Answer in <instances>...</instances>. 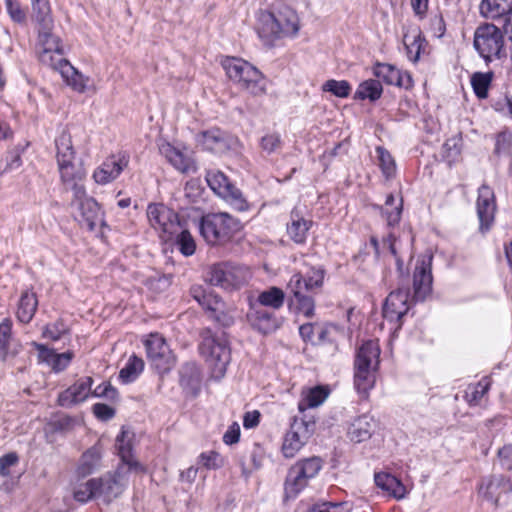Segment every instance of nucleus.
<instances>
[{"label":"nucleus","mask_w":512,"mask_h":512,"mask_svg":"<svg viewBox=\"0 0 512 512\" xmlns=\"http://www.w3.org/2000/svg\"><path fill=\"white\" fill-rule=\"evenodd\" d=\"M33 18L37 23L38 43L42 48L39 58L42 63L52 62V52L64 54L60 40L52 33L54 22L48 0H32Z\"/></svg>","instance_id":"obj_3"},{"label":"nucleus","mask_w":512,"mask_h":512,"mask_svg":"<svg viewBox=\"0 0 512 512\" xmlns=\"http://www.w3.org/2000/svg\"><path fill=\"white\" fill-rule=\"evenodd\" d=\"M403 42L409 59L416 62L419 59L423 43L425 42L421 31L419 29H415L412 35L405 33L403 36Z\"/></svg>","instance_id":"obj_41"},{"label":"nucleus","mask_w":512,"mask_h":512,"mask_svg":"<svg viewBox=\"0 0 512 512\" xmlns=\"http://www.w3.org/2000/svg\"><path fill=\"white\" fill-rule=\"evenodd\" d=\"M128 473L129 471H125L124 466H119L113 475L97 480L99 498L108 504L119 497L129 483Z\"/></svg>","instance_id":"obj_13"},{"label":"nucleus","mask_w":512,"mask_h":512,"mask_svg":"<svg viewBox=\"0 0 512 512\" xmlns=\"http://www.w3.org/2000/svg\"><path fill=\"white\" fill-rule=\"evenodd\" d=\"M322 459L317 456L301 459L297 461L294 466L298 468V471L302 476L309 481L314 478L319 471L322 469Z\"/></svg>","instance_id":"obj_43"},{"label":"nucleus","mask_w":512,"mask_h":512,"mask_svg":"<svg viewBox=\"0 0 512 512\" xmlns=\"http://www.w3.org/2000/svg\"><path fill=\"white\" fill-rule=\"evenodd\" d=\"M432 256H423L416 262L413 273L414 299L424 300L432 291Z\"/></svg>","instance_id":"obj_14"},{"label":"nucleus","mask_w":512,"mask_h":512,"mask_svg":"<svg viewBox=\"0 0 512 512\" xmlns=\"http://www.w3.org/2000/svg\"><path fill=\"white\" fill-rule=\"evenodd\" d=\"M92 410H93L94 415L102 421L110 420L115 415V410L112 407H110L109 405L104 404V403L94 404L92 407Z\"/></svg>","instance_id":"obj_61"},{"label":"nucleus","mask_w":512,"mask_h":512,"mask_svg":"<svg viewBox=\"0 0 512 512\" xmlns=\"http://www.w3.org/2000/svg\"><path fill=\"white\" fill-rule=\"evenodd\" d=\"M117 394V391L114 387L109 383H104L102 385L97 386L91 393L95 397H106L109 399H113Z\"/></svg>","instance_id":"obj_63"},{"label":"nucleus","mask_w":512,"mask_h":512,"mask_svg":"<svg viewBox=\"0 0 512 512\" xmlns=\"http://www.w3.org/2000/svg\"><path fill=\"white\" fill-rule=\"evenodd\" d=\"M375 422L372 417L362 415L356 418L348 429V437L355 443L368 440L374 431Z\"/></svg>","instance_id":"obj_29"},{"label":"nucleus","mask_w":512,"mask_h":512,"mask_svg":"<svg viewBox=\"0 0 512 512\" xmlns=\"http://www.w3.org/2000/svg\"><path fill=\"white\" fill-rule=\"evenodd\" d=\"M144 368V361L132 355L129 357L126 365L120 370L119 378L123 383H130L134 381Z\"/></svg>","instance_id":"obj_42"},{"label":"nucleus","mask_w":512,"mask_h":512,"mask_svg":"<svg viewBox=\"0 0 512 512\" xmlns=\"http://www.w3.org/2000/svg\"><path fill=\"white\" fill-rule=\"evenodd\" d=\"M196 140L203 149L216 154L227 152L234 143V138L219 128L202 131L197 135Z\"/></svg>","instance_id":"obj_16"},{"label":"nucleus","mask_w":512,"mask_h":512,"mask_svg":"<svg viewBox=\"0 0 512 512\" xmlns=\"http://www.w3.org/2000/svg\"><path fill=\"white\" fill-rule=\"evenodd\" d=\"M315 431V421L294 417L289 430L286 432L282 453L285 458H293L308 442Z\"/></svg>","instance_id":"obj_10"},{"label":"nucleus","mask_w":512,"mask_h":512,"mask_svg":"<svg viewBox=\"0 0 512 512\" xmlns=\"http://www.w3.org/2000/svg\"><path fill=\"white\" fill-rule=\"evenodd\" d=\"M177 246L180 252L185 256H191L195 253L196 244L187 230H181L177 236Z\"/></svg>","instance_id":"obj_52"},{"label":"nucleus","mask_w":512,"mask_h":512,"mask_svg":"<svg viewBox=\"0 0 512 512\" xmlns=\"http://www.w3.org/2000/svg\"><path fill=\"white\" fill-rule=\"evenodd\" d=\"M240 439V426L234 422L223 435V442L227 445L235 444Z\"/></svg>","instance_id":"obj_62"},{"label":"nucleus","mask_w":512,"mask_h":512,"mask_svg":"<svg viewBox=\"0 0 512 512\" xmlns=\"http://www.w3.org/2000/svg\"><path fill=\"white\" fill-rule=\"evenodd\" d=\"M408 300V290L398 289L391 292L383 306L384 318L390 322L400 321L409 310Z\"/></svg>","instance_id":"obj_20"},{"label":"nucleus","mask_w":512,"mask_h":512,"mask_svg":"<svg viewBox=\"0 0 512 512\" xmlns=\"http://www.w3.org/2000/svg\"><path fill=\"white\" fill-rule=\"evenodd\" d=\"M284 291L278 287L272 286L260 292L255 300L250 299V303L260 307H268L274 310L281 308L284 304Z\"/></svg>","instance_id":"obj_34"},{"label":"nucleus","mask_w":512,"mask_h":512,"mask_svg":"<svg viewBox=\"0 0 512 512\" xmlns=\"http://www.w3.org/2000/svg\"><path fill=\"white\" fill-rule=\"evenodd\" d=\"M375 484L378 488L384 491L388 496L397 500L403 499L406 495V487L395 476L380 472L374 476Z\"/></svg>","instance_id":"obj_28"},{"label":"nucleus","mask_w":512,"mask_h":512,"mask_svg":"<svg viewBox=\"0 0 512 512\" xmlns=\"http://www.w3.org/2000/svg\"><path fill=\"white\" fill-rule=\"evenodd\" d=\"M52 62L45 63L51 66L53 69L58 70L66 81L74 90L78 92H85L87 90L88 78L79 73L65 58L63 54L58 56L57 53L52 52Z\"/></svg>","instance_id":"obj_18"},{"label":"nucleus","mask_w":512,"mask_h":512,"mask_svg":"<svg viewBox=\"0 0 512 512\" xmlns=\"http://www.w3.org/2000/svg\"><path fill=\"white\" fill-rule=\"evenodd\" d=\"M6 9L11 19L16 23H24L26 20V13L21 8L20 4L15 0H6Z\"/></svg>","instance_id":"obj_57"},{"label":"nucleus","mask_w":512,"mask_h":512,"mask_svg":"<svg viewBox=\"0 0 512 512\" xmlns=\"http://www.w3.org/2000/svg\"><path fill=\"white\" fill-rule=\"evenodd\" d=\"M496 210L495 196L493 190L483 184L478 189L477 214L480 222V230L485 232L490 229Z\"/></svg>","instance_id":"obj_17"},{"label":"nucleus","mask_w":512,"mask_h":512,"mask_svg":"<svg viewBox=\"0 0 512 512\" xmlns=\"http://www.w3.org/2000/svg\"><path fill=\"white\" fill-rule=\"evenodd\" d=\"M209 187L219 196L227 197L231 195L234 185L229 181L226 175L220 171L208 172L206 176Z\"/></svg>","instance_id":"obj_39"},{"label":"nucleus","mask_w":512,"mask_h":512,"mask_svg":"<svg viewBox=\"0 0 512 512\" xmlns=\"http://www.w3.org/2000/svg\"><path fill=\"white\" fill-rule=\"evenodd\" d=\"M100 463L101 448L98 445H94L82 454L77 466V474L81 477H86L98 469Z\"/></svg>","instance_id":"obj_33"},{"label":"nucleus","mask_w":512,"mask_h":512,"mask_svg":"<svg viewBox=\"0 0 512 512\" xmlns=\"http://www.w3.org/2000/svg\"><path fill=\"white\" fill-rule=\"evenodd\" d=\"M305 279L304 276L300 273L294 274L289 283H288V289L293 294L294 297H299L304 294V292H307L308 290H305L304 288Z\"/></svg>","instance_id":"obj_59"},{"label":"nucleus","mask_w":512,"mask_h":512,"mask_svg":"<svg viewBox=\"0 0 512 512\" xmlns=\"http://www.w3.org/2000/svg\"><path fill=\"white\" fill-rule=\"evenodd\" d=\"M159 151L167 161L178 171L187 173L194 170L192 160L186 156L181 150L175 148L168 142H164L159 146Z\"/></svg>","instance_id":"obj_26"},{"label":"nucleus","mask_w":512,"mask_h":512,"mask_svg":"<svg viewBox=\"0 0 512 512\" xmlns=\"http://www.w3.org/2000/svg\"><path fill=\"white\" fill-rule=\"evenodd\" d=\"M133 434L125 429H122L120 435L116 438V449L118 451V455L122 461L120 466L125 467V471H135L139 473L144 472V467L134 459L132 454L133 443H132Z\"/></svg>","instance_id":"obj_22"},{"label":"nucleus","mask_w":512,"mask_h":512,"mask_svg":"<svg viewBox=\"0 0 512 512\" xmlns=\"http://www.w3.org/2000/svg\"><path fill=\"white\" fill-rule=\"evenodd\" d=\"M129 157L124 153H118L107 157L93 173V179L97 184L105 185L114 181L128 166Z\"/></svg>","instance_id":"obj_15"},{"label":"nucleus","mask_w":512,"mask_h":512,"mask_svg":"<svg viewBox=\"0 0 512 512\" xmlns=\"http://www.w3.org/2000/svg\"><path fill=\"white\" fill-rule=\"evenodd\" d=\"M473 46L486 63L506 57L504 35L494 24L485 23L476 28Z\"/></svg>","instance_id":"obj_8"},{"label":"nucleus","mask_w":512,"mask_h":512,"mask_svg":"<svg viewBox=\"0 0 512 512\" xmlns=\"http://www.w3.org/2000/svg\"><path fill=\"white\" fill-rule=\"evenodd\" d=\"M99 498L97 490V479H90L79 485L74 491V498L78 502L85 503L92 498Z\"/></svg>","instance_id":"obj_48"},{"label":"nucleus","mask_w":512,"mask_h":512,"mask_svg":"<svg viewBox=\"0 0 512 512\" xmlns=\"http://www.w3.org/2000/svg\"><path fill=\"white\" fill-rule=\"evenodd\" d=\"M305 290L312 291L323 285L324 270L321 268H312L305 276Z\"/></svg>","instance_id":"obj_53"},{"label":"nucleus","mask_w":512,"mask_h":512,"mask_svg":"<svg viewBox=\"0 0 512 512\" xmlns=\"http://www.w3.org/2000/svg\"><path fill=\"white\" fill-rule=\"evenodd\" d=\"M291 302L296 306L297 311L303 314L306 318H311L314 315L315 303L311 296H307L305 294L299 297L293 296Z\"/></svg>","instance_id":"obj_51"},{"label":"nucleus","mask_w":512,"mask_h":512,"mask_svg":"<svg viewBox=\"0 0 512 512\" xmlns=\"http://www.w3.org/2000/svg\"><path fill=\"white\" fill-rule=\"evenodd\" d=\"M200 305L215 314L220 312L224 307L222 299L218 295H214L212 293L202 294Z\"/></svg>","instance_id":"obj_55"},{"label":"nucleus","mask_w":512,"mask_h":512,"mask_svg":"<svg viewBox=\"0 0 512 512\" xmlns=\"http://www.w3.org/2000/svg\"><path fill=\"white\" fill-rule=\"evenodd\" d=\"M382 92L383 89L379 80L368 79L360 83L355 92L354 98L360 100L369 99L370 101H376L381 97Z\"/></svg>","instance_id":"obj_40"},{"label":"nucleus","mask_w":512,"mask_h":512,"mask_svg":"<svg viewBox=\"0 0 512 512\" xmlns=\"http://www.w3.org/2000/svg\"><path fill=\"white\" fill-rule=\"evenodd\" d=\"M258 34L267 43L281 38L279 24H277L276 11H264L260 14Z\"/></svg>","instance_id":"obj_31"},{"label":"nucleus","mask_w":512,"mask_h":512,"mask_svg":"<svg viewBox=\"0 0 512 512\" xmlns=\"http://www.w3.org/2000/svg\"><path fill=\"white\" fill-rule=\"evenodd\" d=\"M316 327H317V324H312V323L303 324L299 327V333L305 341H310L311 343L316 344V340H315Z\"/></svg>","instance_id":"obj_64"},{"label":"nucleus","mask_w":512,"mask_h":512,"mask_svg":"<svg viewBox=\"0 0 512 512\" xmlns=\"http://www.w3.org/2000/svg\"><path fill=\"white\" fill-rule=\"evenodd\" d=\"M241 228V221L226 212L208 213L199 225L201 235L212 245L228 242Z\"/></svg>","instance_id":"obj_4"},{"label":"nucleus","mask_w":512,"mask_h":512,"mask_svg":"<svg viewBox=\"0 0 512 512\" xmlns=\"http://www.w3.org/2000/svg\"><path fill=\"white\" fill-rule=\"evenodd\" d=\"M282 147L281 136L276 133H267L260 139V148L263 153L270 155L277 153Z\"/></svg>","instance_id":"obj_50"},{"label":"nucleus","mask_w":512,"mask_h":512,"mask_svg":"<svg viewBox=\"0 0 512 512\" xmlns=\"http://www.w3.org/2000/svg\"><path fill=\"white\" fill-rule=\"evenodd\" d=\"M73 193L71 207L76 211L75 219L81 226L94 231L97 226L104 224L103 213L99 204L87 195L84 183L68 189Z\"/></svg>","instance_id":"obj_9"},{"label":"nucleus","mask_w":512,"mask_h":512,"mask_svg":"<svg viewBox=\"0 0 512 512\" xmlns=\"http://www.w3.org/2000/svg\"><path fill=\"white\" fill-rule=\"evenodd\" d=\"M147 217L151 226L161 233V237L168 241L180 230L178 215L164 204H149Z\"/></svg>","instance_id":"obj_12"},{"label":"nucleus","mask_w":512,"mask_h":512,"mask_svg":"<svg viewBox=\"0 0 512 512\" xmlns=\"http://www.w3.org/2000/svg\"><path fill=\"white\" fill-rule=\"evenodd\" d=\"M373 74L388 85H395L403 88L412 87V78L408 73H402L395 66L387 63H377L373 67Z\"/></svg>","instance_id":"obj_24"},{"label":"nucleus","mask_w":512,"mask_h":512,"mask_svg":"<svg viewBox=\"0 0 512 512\" xmlns=\"http://www.w3.org/2000/svg\"><path fill=\"white\" fill-rule=\"evenodd\" d=\"M307 485L308 481L298 471V468L292 465L284 483L285 499L295 498Z\"/></svg>","instance_id":"obj_35"},{"label":"nucleus","mask_w":512,"mask_h":512,"mask_svg":"<svg viewBox=\"0 0 512 512\" xmlns=\"http://www.w3.org/2000/svg\"><path fill=\"white\" fill-rule=\"evenodd\" d=\"M380 347L376 341L364 342L354 360V386L359 394L367 396L374 387L379 367Z\"/></svg>","instance_id":"obj_2"},{"label":"nucleus","mask_w":512,"mask_h":512,"mask_svg":"<svg viewBox=\"0 0 512 512\" xmlns=\"http://www.w3.org/2000/svg\"><path fill=\"white\" fill-rule=\"evenodd\" d=\"M19 457L16 452H10L0 458V475L7 477L10 475V467L16 465Z\"/></svg>","instance_id":"obj_58"},{"label":"nucleus","mask_w":512,"mask_h":512,"mask_svg":"<svg viewBox=\"0 0 512 512\" xmlns=\"http://www.w3.org/2000/svg\"><path fill=\"white\" fill-rule=\"evenodd\" d=\"M329 395V390L323 386H316L302 392V399L298 408L301 412L307 408H314L321 405Z\"/></svg>","instance_id":"obj_37"},{"label":"nucleus","mask_w":512,"mask_h":512,"mask_svg":"<svg viewBox=\"0 0 512 512\" xmlns=\"http://www.w3.org/2000/svg\"><path fill=\"white\" fill-rule=\"evenodd\" d=\"M277 24H279L280 34L282 37L295 36L299 30V19L296 12L289 8L283 7L276 10Z\"/></svg>","instance_id":"obj_32"},{"label":"nucleus","mask_w":512,"mask_h":512,"mask_svg":"<svg viewBox=\"0 0 512 512\" xmlns=\"http://www.w3.org/2000/svg\"><path fill=\"white\" fill-rule=\"evenodd\" d=\"M307 512H350V509L344 502H322L313 505Z\"/></svg>","instance_id":"obj_54"},{"label":"nucleus","mask_w":512,"mask_h":512,"mask_svg":"<svg viewBox=\"0 0 512 512\" xmlns=\"http://www.w3.org/2000/svg\"><path fill=\"white\" fill-rule=\"evenodd\" d=\"M251 277L248 267L232 262L214 264L208 273L210 284L229 292L240 290L248 284Z\"/></svg>","instance_id":"obj_7"},{"label":"nucleus","mask_w":512,"mask_h":512,"mask_svg":"<svg viewBox=\"0 0 512 512\" xmlns=\"http://www.w3.org/2000/svg\"><path fill=\"white\" fill-rule=\"evenodd\" d=\"M222 65L228 78L241 89L255 96L265 93L262 73L249 62L231 57L225 59Z\"/></svg>","instance_id":"obj_6"},{"label":"nucleus","mask_w":512,"mask_h":512,"mask_svg":"<svg viewBox=\"0 0 512 512\" xmlns=\"http://www.w3.org/2000/svg\"><path fill=\"white\" fill-rule=\"evenodd\" d=\"M479 8L485 18L506 17L510 21L512 17V0H482Z\"/></svg>","instance_id":"obj_27"},{"label":"nucleus","mask_w":512,"mask_h":512,"mask_svg":"<svg viewBox=\"0 0 512 512\" xmlns=\"http://www.w3.org/2000/svg\"><path fill=\"white\" fill-rule=\"evenodd\" d=\"M250 325L263 334H269L277 329V319L274 313L249 302V310L246 314Z\"/></svg>","instance_id":"obj_23"},{"label":"nucleus","mask_w":512,"mask_h":512,"mask_svg":"<svg viewBox=\"0 0 512 512\" xmlns=\"http://www.w3.org/2000/svg\"><path fill=\"white\" fill-rule=\"evenodd\" d=\"M492 72H476L471 77V85L475 95L479 99H485L488 96V89L492 81Z\"/></svg>","instance_id":"obj_44"},{"label":"nucleus","mask_w":512,"mask_h":512,"mask_svg":"<svg viewBox=\"0 0 512 512\" xmlns=\"http://www.w3.org/2000/svg\"><path fill=\"white\" fill-rule=\"evenodd\" d=\"M56 161L64 189L78 186L86 179V170L80 158H77L72 143V137L67 131H63L55 139Z\"/></svg>","instance_id":"obj_1"},{"label":"nucleus","mask_w":512,"mask_h":512,"mask_svg":"<svg viewBox=\"0 0 512 512\" xmlns=\"http://www.w3.org/2000/svg\"><path fill=\"white\" fill-rule=\"evenodd\" d=\"M38 300L34 292L22 293L17 309V318L22 323H29L37 310Z\"/></svg>","instance_id":"obj_36"},{"label":"nucleus","mask_w":512,"mask_h":512,"mask_svg":"<svg viewBox=\"0 0 512 512\" xmlns=\"http://www.w3.org/2000/svg\"><path fill=\"white\" fill-rule=\"evenodd\" d=\"M180 384L193 393H197L199 391L201 375L198 367L194 363H187L181 368Z\"/></svg>","instance_id":"obj_38"},{"label":"nucleus","mask_w":512,"mask_h":512,"mask_svg":"<svg viewBox=\"0 0 512 512\" xmlns=\"http://www.w3.org/2000/svg\"><path fill=\"white\" fill-rule=\"evenodd\" d=\"M148 360L158 373L169 372L175 365V358L165 339L155 333L144 341Z\"/></svg>","instance_id":"obj_11"},{"label":"nucleus","mask_w":512,"mask_h":512,"mask_svg":"<svg viewBox=\"0 0 512 512\" xmlns=\"http://www.w3.org/2000/svg\"><path fill=\"white\" fill-rule=\"evenodd\" d=\"M12 322L10 319L5 318L0 323V359L7 361L10 358H15L20 349V345L11 343Z\"/></svg>","instance_id":"obj_30"},{"label":"nucleus","mask_w":512,"mask_h":512,"mask_svg":"<svg viewBox=\"0 0 512 512\" xmlns=\"http://www.w3.org/2000/svg\"><path fill=\"white\" fill-rule=\"evenodd\" d=\"M199 349L211 371V376L216 380L222 379L231 360L230 348L224 335H214L207 330L203 333Z\"/></svg>","instance_id":"obj_5"},{"label":"nucleus","mask_w":512,"mask_h":512,"mask_svg":"<svg viewBox=\"0 0 512 512\" xmlns=\"http://www.w3.org/2000/svg\"><path fill=\"white\" fill-rule=\"evenodd\" d=\"M199 462L207 469H217L221 466L220 456L214 451L202 453Z\"/></svg>","instance_id":"obj_60"},{"label":"nucleus","mask_w":512,"mask_h":512,"mask_svg":"<svg viewBox=\"0 0 512 512\" xmlns=\"http://www.w3.org/2000/svg\"><path fill=\"white\" fill-rule=\"evenodd\" d=\"M312 225L313 221L309 218H305L302 211L295 207L291 211L290 220L287 223V234L294 243L304 244Z\"/></svg>","instance_id":"obj_25"},{"label":"nucleus","mask_w":512,"mask_h":512,"mask_svg":"<svg viewBox=\"0 0 512 512\" xmlns=\"http://www.w3.org/2000/svg\"><path fill=\"white\" fill-rule=\"evenodd\" d=\"M379 166L386 179H391L396 173V163L392 155L383 147H377Z\"/></svg>","instance_id":"obj_45"},{"label":"nucleus","mask_w":512,"mask_h":512,"mask_svg":"<svg viewBox=\"0 0 512 512\" xmlns=\"http://www.w3.org/2000/svg\"><path fill=\"white\" fill-rule=\"evenodd\" d=\"M68 333V326L62 319H58L54 323L47 324L43 327L42 337L48 338L52 341H57Z\"/></svg>","instance_id":"obj_49"},{"label":"nucleus","mask_w":512,"mask_h":512,"mask_svg":"<svg viewBox=\"0 0 512 512\" xmlns=\"http://www.w3.org/2000/svg\"><path fill=\"white\" fill-rule=\"evenodd\" d=\"M32 346L38 351L39 361L49 365L55 373L64 371L74 357V353L72 351L58 354L54 349H51L44 344L32 342Z\"/></svg>","instance_id":"obj_21"},{"label":"nucleus","mask_w":512,"mask_h":512,"mask_svg":"<svg viewBox=\"0 0 512 512\" xmlns=\"http://www.w3.org/2000/svg\"><path fill=\"white\" fill-rule=\"evenodd\" d=\"M92 384L93 379L91 377L80 378L59 394L58 404L61 407L70 408L84 402L92 393Z\"/></svg>","instance_id":"obj_19"},{"label":"nucleus","mask_w":512,"mask_h":512,"mask_svg":"<svg viewBox=\"0 0 512 512\" xmlns=\"http://www.w3.org/2000/svg\"><path fill=\"white\" fill-rule=\"evenodd\" d=\"M230 194L231 195L224 197V199H226L234 209L241 212L249 209L248 202L243 198L242 193L238 188L234 187Z\"/></svg>","instance_id":"obj_56"},{"label":"nucleus","mask_w":512,"mask_h":512,"mask_svg":"<svg viewBox=\"0 0 512 512\" xmlns=\"http://www.w3.org/2000/svg\"><path fill=\"white\" fill-rule=\"evenodd\" d=\"M322 90L324 92H330L336 97L346 98L350 95L352 88L346 80L330 79L323 83Z\"/></svg>","instance_id":"obj_46"},{"label":"nucleus","mask_w":512,"mask_h":512,"mask_svg":"<svg viewBox=\"0 0 512 512\" xmlns=\"http://www.w3.org/2000/svg\"><path fill=\"white\" fill-rule=\"evenodd\" d=\"M462 139L460 136H453L446 140L442 147L443 157L451 165L461 154Z\"/></svg>","instance_id":"obj_47"}]
</instances>
